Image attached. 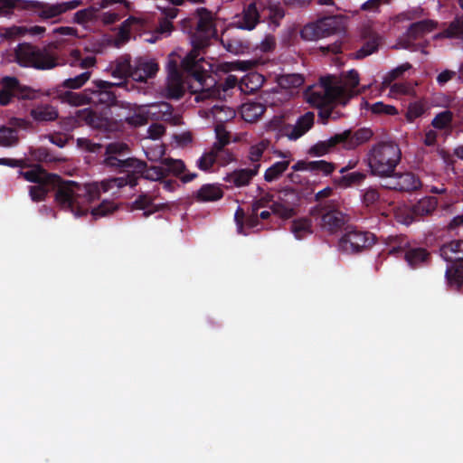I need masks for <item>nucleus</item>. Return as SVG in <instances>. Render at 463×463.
Here are the masks:
<instances>
[{
  "instance_id": "1",
  "label": "nucleus",
  "mask_w": 463,
  "mask_h": 463,
  "mask_svg": "<svg viewBox=\"0 0 463 463\" xmlns=\"http://www.w3.org/2000/svg\"><path fill=\"white\" fill-rule=\"evenodd\" d=\"M181 28L190 35L193 45V50L184 59L182 66L199 84L200 89L194 92L198 91L202 99H208L219 95L220 88L227 91L239 86L240 81L234 75H228L221 85H217L208 71L200 64L203 58H199V52L208 46L210 40L217 34L212 12L205 7L197 8L192 16L181 21Z\"/></svg>"
},
{
  "instance_id": "2",
  "label": "nucleus",
  "mask_w": 463,
  "mask_h": 463,
  "mask_svg": "<svg viewBox=\"0 0 463 463\" xmlns=\"http://www.w3.org/2000/svg\"><path fill=\"white\" fill-rule=\"evenodd\" d=\"M122 164L128 167V172L123 176L104 179L99 184V191L109 192L113 188H123L127 185L135 187L140 178L150 181H161L169 175L178 177L184 184L189 183L197 177L196 173H185V165L180 159L163 158L160 165L148 166L146 162L136 157H128Z\"/></svg>"
},
{
  "instance_id": "3",
  "label": "nucleus",
  "mask_w": 463,
  "mask_h": 463,
  "mask_svg": "<svg viewBox=\"0 0 463 463\" xmlns=\"http://www.w3.org/2000/svg\"><path fill=\"white\" fill-rule=\"evenodd\" d=\"M52 190H56L57 204L76 216L85 215L90 210L88 205L99 198L98 184L81 185L74 181H64L60 175L55 180L29 186V195L33 202H42Z\"/></svg>"
},
{
  "instance_id": "4",
  "label": "nucleus",
  "mask_w": 463,
  "mask_h": 463,
  "mask_svg": "<svg viewBox=\"0 0 463 463\" xmlns=\"http://www.w3.org/2000/svg\"><path fill=\"white\" fill-rule=\"evenodd\" d=\"M368 165L373 175L380 177L392 176L401 161L402 153L399 146L392 142H380L368 152Z\"/></svg>"
},
{
  "instance_id": "5",
  "label": "nucleus",
  "mask_w": 463,
  "mask_h": 463,
  "mask_svg": "<svg viewBox=\"0 0 463 463\" xmlns=\"http://www.w3.org/2000/svg\"><path fill=\"white\" fill-rule=\"evenodd\" d=\"M359 73L355 70H350L343 80H337L335 76H326L320 79L321 88L325 90V96L329 100H337L341 105L354 97L357 92L355 88L359 85Z\"/></svg>"
},
{
  "instance_id": "6",
  "label": "nucleus",
  "mask_w": 463,
  "mask_h": 463,
  "mask_svg": "<svg viewBox=\"0 0 463 463\" xmlns=\"http://www.w3.org/2000/svg\"><path fill=\"white\" fill-rule=\"evenodd\" d=\"M14 57L20 66L37 70H51L59 64L57 55L52 52L27 43H19L16 46Z\"/></svg>"
},
{
  "instance_id": "7",
  "label": "nucleus",
  "mask_w": 463,
  "mask_h": 463,
  "mask_svg": "<svg viewBox=\"0 0 463 463\" xmlns=\"http://www.w3.org/2000/svg\"><path fill=\"white\" fill-rule=\"evenodd\" d=\"M440 256L454 265L448 266L445 277L448 284L463 291V240L451 241L439 249Z\"/></svg>"
},
{
  "instance_id": "8",
  "label": "nucleus",
  "mask_w": 463,
  "mask_h": 463,
  "mask_svg": "<svg viewBox=\"0 0 463 463\" xmlns=\"http://www.w3.org/2000/svg\"><path fill=\"white\" fill-rule=\"evenodd\" d=\"M377 238L374 233L358 228L347 229L339 240V248L348 254H356L370 250Z\"/></svg>"
},
{
  "instance_id": "9",
  "label": "nucleus",
  "mask_w": 463,
  "mask_h": 463,
  "mask_svg": "<svg viewBox=\"0 0 463 463\" xmlns=\"http://www.w3.org/2000/svg\"><path fill=\"white\" fill-rule=\"evenodd\" d=\"M114 88H122L131 91L127 81L111 82L103 80H94L91 86L88 88L90 105L111 107L117 103V96Z\"/></svg>"
},
{
  "instance_id": "10",
  "label": "nucleus",
  "mask_w": 463,
  "mask_h": 463,
  "mask_svg": "<svg viewBox=\"0 0 463 463\" xmlns=\"http://www.w3.org/2000/svg\"><path fill=\"white\" fill-rule=\"evenodd\" d=\"M37 91L22 85L19 80L14 76H5L0 80V105L7 106L17 99H34Z\"/></svg>"
},
{
  "instance_id": "11",
  "label": "nucleus",
  "mask_w": 463,
  "mask_h": 463,
  "mask_svg": "<svg viewBox=\"0 0 463 463\" xmlns=\"http://www.w3.org/2000/svg\"><path fill=\"white\" fill-rule=\"evenodd\" d=\"M340 20L336 16H326L306 24L300 31V36L306 41H316L327 37L340 30Z\"/></svg>"
},
{
  "instance_id": "12",
  "label": "nucleus",
  "mask_w": 463,
  "mask_h": 463,
  "mask_svg": "<svg viewBox=\"0 0 463 463\" xmlns=\"http://www.w3.org/2000/svg\"><path fill=\"white\" fill-rule=\"evenodd\" d=\"M82 5L80 0H71L55 4L28 0L27 11L35 13L44 20L53 19L67 11L73 10Z\"/></svg>"
},
{
  "instance_id": "13",
  "label": "nucleus",
  "mask_w": 463,
  "mask_h": 463,
  "mask_svg": "<svg viewBox=\"0 0 463 463\" xmlns=\"http://www.w3.org/2000/svg\"><path fill=\"white\" fill-rule=\"evenodd\" d=\"M438 27V22L424 19L414 22L409 25L406 33L399 39L398 43L407 50H415V41L420 40Z\"/></svg>"
},
{
  "instance_id": "14",
  "label": "nucleus",
  "mask_w": 463,
  "mask_h": 463,
  "mask_svg": "<svg viewBox=\"0 0 463 463\" xmlns=\"http://www.w3.org/2000/svg\"><path fill=\"white\" fill-rule=\"evenodd\" d=\"M314 216H321V225L330 232H335L345 223L344 213L338 210L331 209L328 203H320L310 211Z\"/></svg>"
},
{
  "instance_id": "15",
  "label": "nucleus",
  "mask_w": 463,
  "mask_h": 463,
  "mask_svg": "<svg viewBox=\"0 0 463 463\" xmlns=\"http://www.w3.org/2000/svg\"><path fill=\"white\" fill-rule=\"evenodd\" d=\"M129 153L130 148L128 144L124 142H111L106 146L103 165L111 170L126 175L129 168L125 166L122 162H125L128 158H123V156Z\"/></svg>"
},
{
  "instance_id": "16",
  "label": "nucleus",
  "mask_w": 463,
  "mask_h": 463,
  "mask_svg": "<svg viewBox=\"0 0 463 463\" xmlns=\"http://www.w3.org/2000/svg\"><path fill=\"white\" fill-rule=\"evenodd\" d=\"M298 202L299 198L294 191H285L279 195L278 201L273 202L270 209L274 214L287 220L297 213L296 208Z\"/></svg>"
},
{
  "instance_id": "17",
  "label": "nucleus",
  "mask_w": 463,
  "mask_h": 463,
  "mask_svg": "<svg viewBox=\"0 0 463 463\" xmlns=\"http://www.w3.org/2000/svg\"><path fill=\"white\" fill-rule=\"evenodd\" d=\"M46 95L60 100L62 104H67L71 107L90 105V99H91V98L89 97L88 88L80 92L54 88L50 90Z\"/></svg>"
},
{
  "instance_id": "18",
  "label": "nucleus",
  "mask_w": 463,
  "mask_h": 463,
  "mask_svg": "<svg viewBox=\"0 0 463 463\" xmlns=\"http://www.w3.org/2000/svg\"><path fill=\"white\" fill-rule=\"evenodd\" d=\"M163 95L168 99H179L184 95L183 76L174 61L168 64V79Z\"/></svg>"
},
{
  "instance_id": "19",
  "label": "nucleus",
  "mask_w": 463,
  "mask_h": 463,
  "mask_svg": "<svg viewBox=\"0 0 463 463\" xmlns=\"http://www.w3.org/2000/svg\"><path fill=\"white\" fill-rule=\"evenodd\" d=\"M146 110L149 119L165 121L173 125L180 123V116L174 113L173 106L165 101L146 104Z\"/></svg>"
},
{
  "instance_id": "20",
  "label": "nucleus",
  "mask_w": 463,
  "mask_h": 463,
  "mask_svg": "<svg viewBox=\"0 0 463 463\" xmlns=\"http://www.w3.org/2000/svg\"><path fill=\"white\" fill-rule=\"evenodd\" d=\"M337 136L342 137L339 141L340 147L346 150H353L368 142L373 136V132L371 128H361L355 131L352 129H346L341 133H337Z\"/></svg>"
},
{
  "instance_id": "21",
  "label": "nucleus",
  "mask_w": 463,
  "mask_h": 463,
  "mask_svg": "<svg viewBox=\"0 0 463 463\" xmlns=\"http://www.w3.org/2000/svg\"><path fill=\"white\" fill-rule=\"evenodd\" d=\"M399 252L404 253V260L412 269L428 264L430 258V252L420 247H402L400 245L390 250V254H398Z\"/></svg>"
},
{
  "instance_id": "22",
  "label": "nucleus",
  "mask_w": 463,
  "mask_h": 463,
  "mask_svg": "<svg viewBox=\"0 0 463 463\" xmlns=\"http://www.w3.org/2000/svg\"><path fill=\"white\" fill-rule=\"evenodd\" d=\"M264 0H255L246 5L241 14L236 16V26L242 30L250 31L260 23V9L262 8Z\"/></svg>"
},
{
  "instance_id": "23",
  "label": "nucleus",
  "mask_w": 463,
  "mask_h": 463,
  "mask_svg": "<svg viewBox=\"0 0 463 463\" xmlns=\"http://www.w3.org/2000/svg\"><path fill=\"white\" fill-rule=\"evenodd\" d=\"M361 35L364 40V43L354 53V57L356 59H364L377 52L382 43V37L380 34L369 26L363 28Z\"/></svg>"
},
{
  "instance_id": "24",
  "label": "nucleus",
  "mask_w": 463,
  "mask_h": 463,
  "mask_svg": "<svg viewBox=\"0 0 463 463\" xmlns=\"http://www.w3.org/2000/svg\"><path fill=\"white\" fill-rule=\"evenodd\" d=\"M159 70L158 64L154 60L138 58L132 65V80L146 82L154 78Z\"/></svg>"
},
{
  "instance_id": "25",
  "label": "nucleus",
  "mask_w": 463,
  "mask_h": 463,
  "mask_svg": "<svg viewBox=\"0 0 463 463\" xmlns=\"http://www.w3.org/2000/svg\"><path fill=\"white\" fill-rule=\"evenodd\" d=\"M109 70L112 77L118 79L119 81H127L131 91L136 90L135 83L129 80V78L132 79V64L130 56L126 55L118 58L110 64Z\"/></svg>"
},
{
  "instance_id": "26",
  "label": "nucleus",
  "mask_w": 463,
  "mask_h": 463,
  "mask_svg": "<svg viewBox=\"0 0 463 463\" xmlns=\"http://www.w3.org/2000/svg\"><path fill=\"white\" fill-rule=\"evenodd\" d=\"M362 204L371 210H379L387 199L384 196L383 189L376 185H370L360 190Z\"/></svg>"
},
{
  "instance_id": "27",
  "label": "nucleus",
  "mask_w": 463,
  "mask_h": 463,
  "mask_svg": "<svg viewBox=\"0 0 463 463\" xmlns=\"http://www.w3.org/2000/svg\"><path fill=\"white\" fill-rule=\"evenodd\" d=\"M260 164H256L252 168L236 169L224 177V181L231 186L242 187L250 184L252 178L258 175Z\"/></svg>"
},
{
  "instance_id": "28",
  "label": "nucleus",
  "mask_w": 463,
  "mask_h": 463,
  "mask_svg": "<svg viewBox=\"0 0 463 463\" xmlns=\"http://www.w3.org/2000/svg\"><path fill=\"white\" fill-rule=\"evenodd\" d=\"M421 187V181L411 172L394 175L392 185L390 188L401 192H413Z\"/></svg>"
},
{
  "instance_id": "29",
  "label": "nucleus",
  "mask_w": 463,
  "mask_h": 463,
  "mask_svg": "<svg viewBox=\"0 0 463 463\" xmlns=\"http://www.w3.org/2000/svg\"><path fill=\"white\" fill-rule=\"evenodd\" d=\"M155 197L149 195L146 193H142L135 199L131 203L132 210H143L142 216L145 218L149 217L151 214L164 210L165 204H156L154 203Z\"/></svg>"
},
{
  "instance_id": "30",
  "label": "nucleus",
  "mask_w": 463,
  "mask_h": 463,
  "mask_svg": "<svg viewBox=\"0 0 463 463\" xmlns=\"http://www.w3.org/2000/svg\"><path fill=\"white\" fill-rule=\"evenodd\" d=\"M229 142V136H220L217 133V141L213 143L212 148L214 156H216V164L219 165L224 166L234 160L233 154L225 148Z\"/></svg>"
},
{
  "instance_id": "31",
  "label": "nucleus",
  "mask_w": 463,
  "mask_h": 463,
  "mask_svg": "<svg viewBox=\"0 0 463 463\" xmlns=\"http://www.w3.org/2000/svg\"><path fill=\"white\" fill-rule=\"evenodd\" d=\"M352 166L346 165L340 169L342 175L335 179V183L341 188L360 186L367 177V174L360 171L346 173Z\"/></svg>"
},
{
  "instance_id": "32",
  "label": "nucleus",
  "mask_w": 463,
  "mask_h": 463,
  "mask_svg": "<svg viewBox=\"0 0 463 463\" xmlns=\"http://www.w3.org/2000/svg\"><path fill=\"white\" fill-rule=\"evenodd\" d=\"M314 97L319 99L317 102L318 106V121L322 124H326L330 119V117L335 113V104H341L337 100H329L325 96V90L323 89V92H314Z\"/></svg>"
},
{
  "instance_id": "33",
  "label": "nucleus",
  "mask_w": 463,
  "mask_h": 463,
  "mask_svg": "<svg viewBox=\"0 0 463 463\" xmlns=\"http://www.w3.org/2000/svg\"><path fill=\"white\" fill-rule=\"evenodd\" d=\"M28 0H0V17L12 18L27 11Z\"/></svg>"
},
{
  "instance_id": "34",
  "label": "nucleus",
  "mask_w": 463,
  "mask_h": 463,
  "mask_svg": "<svg viewBox=\"0 0 463 463\" xmlns=\"http://www.w3.org/2000/svg\"><path fill=\"white\" fill-rule=\"evenodd\" d=\"M223 191L220 185L216 184H206L194 194V199L199 203L215 202L222 199Z\"/></svg>"
},
{
  "instance_id": "35",
  "label": "nucleus",
  "mask_w": 463,
  "mask_h": 463,
  "mask_svg": "<svg viewBox=\"0 0 463 463\" xmlns=\"http://www.w3.org/2000/svg\"><path fill=\"white\" fill-rule=\"evenodd\" d=\"M19 175L23 176L26 181L37 184L44 181H52L53 178H57L58 175L50 174L40 165H34L32 169L28 171L20 170Z\"/></svg>"
},
{
  "instance_id": "36",
  "label": "nucleus",
  "mask_w": 463,
  "mask_h": 463,
  "mask_svg": "<svg viewBox=\"0 0 463 463\" xmlns=\"http://www.w3.org/2000/svg\"><path fill=\"white\" fill-rule=\"evenodd\" d=\"M116 4L124 5L125 6L128 5L127 0H101L99 2V6L97 7L99 9V15L97 17V22L100 21L106 25L113 24L117 21L119 20L120 16L118 14L115 12H101V9L112 6Z\"/></svg>"
},
{
  "instance_id": "37",
  "label": "nucleus",
  "mask_w": 463,
  "mask_h": 463,
  "mask_svg": "<svg viewBox=\"0 0 463 463\" xmlns=\"http://www.w3.org/2000/svg\"><path fill=\"white\" fill-rule=\"evenodd\" d=\"M315 115L313 112H307L300 116L297 120L296 125L293 127L288 137L291 140H296L307 133L314 125Z\"/></svg>"
},
{
  "instance_id": "38",
  "label": "nucleus",
  "mask_w": 463,
  "mask_h": 463,
  "mask_svg": "<svg viewBox=\"0 0 463 463\" xmlns=\"http://www.w3.org/2000/svg\"><path fill=\"white\" fill-rule=\"evenodd\" d=\"M340 140H342V137L335 134L326 140L316 143L308 149V154L314 156H323L335 148L340 147Z\"/></svg>"
},
{
  "instance_id": "39",
  "label": "nucleus",
  "mask_w": 463,
  "mask_h": 463,
  "mask_svg": "<svg viewBox=\"0 0 463 463\" xmlns=\"http://www.w3.org/2000/svg\"><path fill=\"white\" fill-rule=\"evenodd\" d=\"M75 119L79 124H85L95 128L104 126L103 118L90 108L78 109L75 112Z\"/></svg>"
},
{
  "instance_id": "40",
  "label": "nucleus",
  "mask_w": 463,
  "mask_h": 463,
  "mask_svg": "<svg viewBox=\"0 0 463 463\" xmlns=\"http://www.w3.org/2000/svg\"><path fill=\"white\" fill-rule=\"evenodd\" d=\"M264 78L258 72H250L243 76L239 82V89L245 94L254 93L263 84Z\"/></svg>"
},
{
  "instance_id": "41",
  "label": "nucleus",
  "mask_w": 463,
  "mask_h": 463,
  "mask_svg": "<svg viewBox=\"0 0 463 463\" xmlns=\"http://www.w3.org/2000/svg\"><path fill=\"white\" fill-rule=\"evenodd\" d=\"M266 111V107L260 102L248 101L242 104L241 114L247 122L257 121Z\"/></svg>"
},
{
  "instance_id": "42",
  "label": "nucleus",
  "mask_w": 463,
  "mask_h": 463,
  "mask_svg": "<svg viewBox=\"0 0 463 463\" xmlns=\"http://www.w3.org/2000/svg\"><path fill=\"white\" fill-rule=\"evenodd\" d=\"M435 37L463 40V14L457 15L455 19L449 23L448 27L439 33Z\"/></svg>"
},
{
  "instance_id": "43",
  "label": "nucleus",
  "mask_w": 463,
  "mask_h": 463,
  "mask_svg": "<svg viewBox=\"0 0 463 463\" xmlns=\"http://www.w3.org/2000/svg\"><path fill=\"white\" fill-rule=\"evenodd\" d=\"M290 232L298 240H302L307 235L312 234V220L307 217L298 218L292 221Z\"/></svg>"
},
{
  "instance_id": "44",
  "label": "nucleus",
  "mask_w": 463,
  "mask_h": 463,
  "mask_svg": "<svg viewBox=\"0 0 463 463\" xmlns=\"http://www.w3.org/2000/svg\"><path fill=\"white\" fill-rule=\"evenodd\" d=\"M31 116L36 121H53L58 118L59 113L53 106L43 105L32 109Z\"/></svg>"
},
{
  "instance_id": "45",
  "label": "nucleus",
  "mask_w": 463,
  "mask_h": 463,
  "mask_svg": "<svg viewBox=\"0 0 463 463\" xmlns=\"http://www.w3.org/2000/svg\"><path fill=\"white\" fill-rule=\"evenodd\" d=\"M145 105H135L133 115L125 118L124 122L132 127H141L147 124L149 118L146 113Z\"/></svg>"
},
{
  "instance_id": "46",
  "label": "nucleus",
  "mask_w": 463,
  "mask_h": 463,
  "mask_svg": "<svg viewBox=\"0 0 463 463\" xmlns=\"http://www.w3.org/2000/svg\"><path fill=\"white\" fill-rule=\"evenodd\" d=\"M90 76L91 72L90 71H86L75 77L64 80L56 88H61L68 90L80 89L90 79Z\"/></svg>"
},
{
  "instance_id": "47",
  "label": "nucleus",
  "mask_w": 463,
  "mask_h": 463,
  "mask_svg": "<svg viewBox=\"0 0 463 463\" xmlns=\"http://www.w3.org/2000/svg\"><path fill=\"white\" fill-rule=\"evenodd\" d=\"M18 142V131L15 128L6 126H2L0 128V146H14Z\"/></svg>"
},
{
  "instance_id": "48",
  "label": "nucleus",
  "mask_w": 463,
  "mask_h": 463,
  "mask_svg": "<svg viewBox=\"0 0 463 463\" xmlns=\"http://www.w3.org/2000/svg\"><path fill=\"white\" fill-rule=\"evenodd\" d=\"M361 108L370 109L373 114L376 115L384 114L394 116L398 114V110L394 106L384 104L382 101L376 102L374 104H370L365 99H363V101L361 102Z\"/></svg>"
},
{
  "instance_id": "49",
  "label": "nucleus",
  "mask_w": 463,
  "mask_h": 463,
  "mask_svg": "<svg viewBox=\"0 0 463 463\" xmlns=\"http://www.w3.org/2000/svg\"><path fill=\"white\" fill-rule=\"evenodd\" d=\"M289 161H279L269 166L264 174V179L266 182H273L279 179L284 172L288 168Z\"/></svg>"
},
{
  "instance_id": "50",
  "label": "nucleus",
  "mask_w": 463,
  "mask_h": 463,
  "mask_svg": "<svg viewBox=\"0 0 463 463\" xmlns=\"http://www.w3.org/2000/svg\"><path fill=\"white\" fill-rule=\"evenodd\" d=\"M99 9L95 6H90L85 9L77 11L74 14V22L79 24H84L89 22H97Z\"/></svg>"
},
{
  "instance_id": "51",
  "label": "nucleus",
  "mask_w": 463,
  "mask_h": 463,
  "mask_svg": "<svg viewBox=\"0 0 463 463\" xmlns=\"http://www.w3.org/2000/svg\"><path fill=\"white\" fill-rule=\"evenodd\" d=\"M269 141L267 139H262L259 143L252 145L250 147L249 152V159L254 165L260 164V160L261 159L264 152L269 146Z\"/></svg>"
},
{
  "instance_id": "52",
  "label": "nucleus",
  "mask_w": 463,
  "mask_h": 463,
  "mask_svg": "<svg viewBox=\"0 0 463 463\" xmlns=\"http://www.w3.org/2000/svg\"><path fill=\"white\" fill-rule=\"evenodd\" d=\"M438 199L433 196L425 197L418 202L415 211L420 215H428L436 210Z\"/></svg>"
},
{
  "instance_id": "53",
  "label": "nucleus",
  "mask_w": 463,
  "mask_h": 463,
  "mask_svg": "<svg viewBox=\"0 0 463 463\" xmlns=\"http://www.w3.org/2000/svg\"><path fill=\"white\" fill-rule=\"evenodd\" d=\"M118 209V205L108 200H103L98 206L93 207L90 210L91 215L94 219L107 216L112 213H114Z\"/></svg>"
},
{
  "instance_id": "54",
  "label": "nucleus",
  "mask_w": 463,
  "mask_h": 463,
  "mask_svg": "<svg viewBox=\"0 0 463 463\" xmlns=\"http://www.w3.org/2000/svg\"><path fill=\"white\" fill-rule=\"evenodd\" d=\"M214 164H216V156H214L212 147L208 152L203 153V156L196 161L197 167L204 172L211 171Z\"/></svg>"
},
{
  "instance_id": "55",
  "label": "nucleus",
  "mask_w": 463,
  "mask_h": 463,
  "mask_svg": "<svg viewBox=\"0 0 463 463\" xmlns=\"http://www.w3.org/2000/svg\"><path fill=\"white\" fill-rule=\"evenodd\" d=\"M262 9L269 10V17L272 23H277L285 16L284 9L281 6L272 4L270 0H264Z\"/></svg>"
},
{
  "instance_id": "56",
  "label": "nucleus",
  "mask_w": 463,
  "mask_h": 463,
  "mask_svg": "<svg viewBox=\"0 0 463 463\" xmlns=\"http://www.w3.org/2000/svg\"><path fill=\"white\" fill-rule=\"evenodd\" d=\"M452 119V112L450 110H444L435 116L431 125L437 129H444L451 123Z\"/></svg>"
},
{
  "instance_id": "57",
  "label": "nucleus",
  "mask_w": 463,
  "mask_h": 463,
  "mask_svg": "<svg viewBox=\"0 0 463 463\" xmlns=\"http://www.w3.org/2000/svg\"><path fill=\"white\" fill-rule=\"evenodd\" d=\"M311 172H322L324 175H330L335 168V164L326 160L309 161Z\"/></svg>"
},
{
  "instance_id": "58",
  "label": "nucleus",
  "mask_w": 463,
  "mask_h": 463,
  "mask_svg": "<svg viewBox=\"0 0 463 463\" xmlns=\"http://www.w3.org/2000/svg\"><path fill=\"white\" fill-rule=\"evenodd\" d=\"M304 83L300 74H288L279 79V84L284 88H298Z\"/></svg>"
},
{
  "instance_id": "59",
  "label": "nucleus",
  "mask_w": 463,
  "mask_h": 463,
  "mask_svg": "<svg viewBox=\"0 0 463 463\" xmlns=\"http://www.w3.org/2000/svg\"><path fill=\"white\" fill-rule=\"evenodd\" d=\"M71 56L73 58V61L78 63L81 68L88 69L96 64V57L94 55L82 57L80 51L73 50L71 52Z\"/></svg>"
},
{
  "instance_id": "60",
  "label": "nucleus",
  "mask_w": 463,
  "mask_h": 463,
  "mask_svg": "<svg viewBox=\"0 0 463 463\" xmlns=\"http://www.w3.org/2000/svg\"><path fill=\"white\" fill-rule=\"evenodd\" d=\"M424 111V107L420 103L415 102L410 104L407 109L406 118L410 122H412L422 116Z\"/></svg>"
},
{
  "instance_id": "61",
  "label": "nucleus",
  "mask_w": 463,
  "mask_h": 463,
  "mask_svg": "<svg viewBox=\"0 0 463 463\" xmlns=\"http://www.w3.org/2000/svg\"><path fill=\"white\" fill-rule=\"evenodd\" d=\"M77 145L79 147L90 153L99 152V150L101 148V145L93 143L90 139L84 137L78 138Z\"/></svg>"
},
{
  "instance_id": "62",
  "label": "nucleus",
  "mask_w": 463,
  "mask_h": 463,
  "mask_svg": "<svg viewBox=\"0 0 463 463\" xmlns=\"http://www.w3.org/2000/svg\"><path fill=\"white\" fill-rule=\"evenodd\" d=\"M32 156L40 162H51L52 157L45 147H39L31 152Z\"/></svg>"
},
{
  "instance_id": "63",
  "label": "nucleus",
  "mask_w": 463,
  "mask_h": 463,
  "mask_svg": "<svg viewBox=\"0 0 463 463\" xmlns=\"http://www.w3.org/2000/svg\"><path fill=\"white\" fill-rule=\"evenodd\" d=\"M457 75V72L455 71L451 70H444L437 76V83L439 86H444L446 83H448L449 80L454 79Z\"/></svg>"
},
{
  "instance_id": "64",
  "label": "nucleus",
  "mask_w": 463,
  "mask_h": 463,
  "mask_svg": "<svg viewBox=\"0 0 463 463\" xmlns=\"http://www.w3.org/2000/svg\"><path fill=\"white\" fill-rule=\"evenodd\" d=\"M137 22V18L130 16L126 19L119 27V34L123 38H128L130 34L131 25Z\"/></svg>"
}]
</instances>
